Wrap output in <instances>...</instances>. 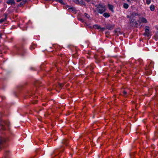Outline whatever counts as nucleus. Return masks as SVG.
<instances>
[{"label": "nucleus", "instance_id": "21", "mask_svg": "<svg viewBox=\"0 0 158 158\" xmlns=\"http://www.w3.org/2000/svg\"><path fill=\"white\" fill-rule=\"evenodd\" d=\"M67 140L65 139H64L62 141V143L63 144H65V143L66 142V141Z\"/></svg>", "mask_w": 158, "mask_h": 158}, {"label": "nucleus", "instance_id": "31", "mask_svg": "<svg viewBox=\"0 0 158 158\" xmlns=\"http://www.w3.org/2000/svg\"><path fill=\"white\" fill-rule=\"evenodd\" d=\"M102 29H104V28H102Z\"/></svg>", "mask_w": 158, "mask_h": 158}, {"label": "nucleus", "instance_id": "16", "mask_svg": "<svg viewBox=\"0 0 158 158\" xmlns=\"http://www.w3.org/2000/svg\"><path fill=\"white\" fill-rule=\"evenodd\" d=\"M95 27L97 28L98 29H99L101 28V27L100 26L98 25H95L94 26Z\"/></svg>", "mask_w": 158, "mask_h": 158}, {"label": "nucleus", "instance_id": "11", "mask_svg": "<svg viewBox=\"0 0 158 158\" xmlns=\"http://www.w3.org/2000/svg\"><path fill=\"white\" fill-rule=\"evenodd\" d=\"M123 7L125 9H127L129 7L128 5L126 3H124Z\"/></svg>", "mask_w": 158, "mask_h": 158}, {"label": "nucleus", "instance_id": "29", "mask_svg": "<svg viewBox=\"0 0 158 158\" xmlns=\"http://www.w3.org/2000/svg\"><path fill=\"white\" fill-rule=\"evenodd\" d=\"M82 4H83V5H84L85 4L84 2H82Z\"/></svg>", "mask_w": 158, "mask_h": 158}, {"label": "nucleus", "instance_id": "22", "mask_svg": "<svg viewBox=\"0 0 158 158\" xmlns=\"http://www.w3.org/2000/svg\"><path fill=\"white\" fill-rule=\"evenodd\" d=\"M123 94L124 96H125V95L127 94V92L125 91H123Z\"/></svg>", "mask_w": 158, "mask_h": 158}, {"label": "nucleus", "instance_id": "8", "mask_svg": "<svg viewBox=\"0 0 158 158\" xmlns=\"http://www.w3.org/2000/svg\"><path fill=\"white\" fill-rule=\"evenodd\" d=\"M103 15L106 18H108L110 16V14L107 13H104Z\"/></svg>", "mask_w": 158, "mask_h": 158}, {"label": "nucleus", "instance_id": "19", "mask_svg": "<svg viewBox=\"0 0 158 158\" xmlns=\"http://www.w3.org/2000/svg\"><path fill=\"white\" fill-rule=\"evenodd\" d=\"M3 141V139L1 137H0V144H1Z\"/></svg>", "mask_w": 158, "mask_h": 158}, {"label": "nucleus", "instance_id": "25", "mask_svg": "<svg viewBox=\"0 0 158 158\" xmlns=\"http://www.w3.org/2000/svg\"><path fill=\"white\" fill-rule=\"evenodd\" d=\"M69 9L71 10L72 11H73L74 10V8L73 7L69 8Z\"/></svg>", "mask_w": 158, "mask_h": 158}, {"label": "nucleus", "instance_id": "7", "mask_svg": "<svg viewBox=\"0 0 158 158\" xmlns=\"http://www.w3.org/2000/svg\"><path fill=\"white\" fill-rule=\"evenodd\" d=\"M108 6L109 9L112 12H114L113 6L110 5V4H108Z\"/></svg>", "mask_w": 158, "mask_h": 158}, {"label": "nucleus", "instance_id": "20", "mask_svg": "<svg viewBox=\"0 0 158 158\" xmlns=\"http://www.w3.org/2000/svg\"><path fill=\"white\" fill-rule=\"evenodd\" d=\"M63 86V85L62 84H59L58 87L59 88H61L62 86Z\"/></svg>", "mask_w": 158, "mask_h": 158}, {"label": "nucleus", "instance_id": "9", "mask_svg": "<svg viewBox=\"0 0 158 158\" xmlns=\"http://www.w3.org/2000/svg\"><path fill=\"white\" fill-rule=\"evenodd\" d=\"M144 34L145 36L148 37L149 35V30H145V32Z\"/></svg>", "mask_w": 158, "mask_h": 158}, {"label": "nucleus", "instance_id": "30", "mask_svg": "<svg viewBox=\"0 0 158 158\" xmlns=\"http://www.w3.org/2000/svg\"><path fill=\"white\" fill-rule=\"evenodd\" d=\"M56 152V150H55L53 152V153H54Z\"/></svg>", "mask_w": 158, "mask_h": 158}, {"label": "nucleus", "instance_id": "3", "mask_svg": "<svg viewBox=\"0 0 158 158\" xmlns=\"http://www.w3.org/2000/svg\"><path fill=\"white\" fill-rule=\"evenodd\" d=\"M139 20H140V23H147V20L145 18H144L143 17L140 18H139Z\"/></svg>", "mask_w": 158, "mask_h": 158}, {"label": "nucleus", "instance_id": "28", "mask_svg": "<svg viewBox=\"0 0 158 158\" xmlns=\"http://www.w3.org/2000/svg\"><path fill=\"white\" fill-rule=\"evenodd\" d=\"M2 34L0 33V38H2Z\"/></svg>", "mask_w": 158, "mask_h": 158}, {"label": "nucleus", "instance_id": "24", "mask_svg": "<svg viewBox=\"0 0 158 158\" xmlns=\"http://www.w3.org/2000/svg\"><path fill=\"white\" fill-rule=\"evenodd\" d=\"M30 48H31V50H32L35 49V47H33V46L31 47Z\"/></svg>", "mask_w": 158, "mask_h": 158}, {"label": "nucleus", "instance_id": "1", "mask_svg": "<svg viewBox=\"0 0 158 158\" xmlns=\"http://www.w3.org/2000/svg\"><path fill=\"white\" fill-rule=\"evenodd\" d=\"M97 10L100 14H102L106 10L105 6L102 4H100L97 6Z\"/></svg>", "mask_w": 158, "mask_h": 158}, {"label": "nucleus", "instance_id": "10", "mask_svg": "<svg viewBox=\"0 0 158 158\" xmlns=\"http://www.w3.org/2000/svg\"><path fill=\"white\" fill-rule=\"evenodd\" d=\"M155 7L154 5H151L150 7V9L151 11H153L155 10Z\"/></svg>", "mask_w": 158, "mask_h": 158}, {"label": "nucleus", "instance_id": "2", "mask_svg": "<svg viewBox=\"0 0 158 158\" xmlns=\"http://www.w3.org/2000/svg\"><path fill=\"white\" fill-rule=\"evenodd\" d=\"M9 122L8 121L4 122L3 124L1 123V120L0 119V128L2 130H6L9 129Z\"/></svg>", "mask_w": 158, "mask_h": 158}, {"label": "nucleus", "instance_id": "4", "mask_svg": "<svg viewBox=\"0 0 158 158\" xmlns=\"http://www.w3.org/2000/svg\"><path fill=\"white\" fill-rule=\"evenodd\" d=\"M6 3L8 4H15V2L14 0H8L6 2Z\"/></svg>", "mask_w": 158, "mask_h": 158}, {"label": "nucleus", "instance_id": "23", "mask_svg": "<svg viewBox=\"0 0 158 158\" xmlns=\"http://www.w3.org/2000/svg\"><path fill=\"white\" fill-rule=\"evenodd\" d=\"M80 21H81V22H84L83 20L81 19V18H79L78 19Z\"/></svg>", "mask_w": 158, "mask_h": 158}, {"label": "nucleus", "instance_id": "14", "mask_svg": "<svg viewBox=\"0 0 158 158\" xmlns=\"http://www.w3.org/2000/svg\"><path fill=\"white\" fill-rule=\"evenodd\" d=\"M132 15L133 16H135L138 15V14L137 13H135V12H133L132 14Z\"/></svg>", "mask_w": 158, "mask_h": 158}, {"label": "nucleus", "instance_id": "12", "mask_svg": "<svg viewBox=\"0 0 158 158\" xmlns=\"http://www.w3.org/2000/svg\"><path fill=\"white\" fill-rule=\"evenodd\" d=\"M27 2L26 0H24L20 3V5H22L24 4Z\"/></svg>", "mask_w": 158, "mask_h": 158}, {"label": "nucleus", "instance_id": "5", "mask_svg": "<svg viewBox=\"0 0 158 158\" xmlns=\"http://www.w3.org/2000/svg\"><path fill=\"white\" fill-rule=\"evenodd\" d=\"M114 27V25L110 24H108L106 26V28L109 30H111L113 29Z\"/></svg>", "mask_w": 158, "mask_h": 158}, {"label": "nucleus", "instance_id": "26", "mask_svg": "<svg viewBox=\"0 0 158 158\" xmlns=\"http://www.w3.org/2000/svg\"><path fill=\"white\" fill-rule=\"evenodd\" d=\"M145 27H146V29H145V30H149V27H148V26H146Z\"/></svg>", "mask_w": 158, "mask_h": 158}, {"label": "nucleus", "instance_id": "18", "mask_svg": "<svg viewBox=\"0 0 158 158\" xmlns=\"http://www.w3.org/2000/svg\"><path fill=\"white\" fill-rule=\"evenodd\" d=\"M147 4L149 5L151 3V0H146Z\"/></svg>", "mask_w": 158, "mask_h": 158}, {"label": "nucleus", "instance_id": "15", "mask_svg": "<svg viewBox=\"0 0 158 158\" xmlns=\"http://www.w3.org/2000/svg\"><path fill=\"white\" fill-rule=\"evenodd\" d=\"M54 1L59 2L60 3L62 4H63V0H54Z\"/></svg>", "mask_w": 158, "mask_h": 158}, {"label": "nucleus", "instance_id": "27", "mask_svg": "<svg viewBox=\"0 0 158 158\" xmlns=\"http://www.w3.org/2000/svg\"><path fill=\"white\" fill-rule=\"evenodd\" d=\"M133 19H131L130 20V23H131V22H133Z\"/></svg>", "mask_w": 158, "mask_h": 158}, {"label": "nucleus", "instance_id": "13", "mask_svg": "<svg viewBox=\"0 0 158 158\" xmlns=\"http://www.w3.org/2000/svg\"><path fill=\"white\" fill-rule=\"evenodd\" d=\"M73 2L77 4H79L80 3V2L78 0H73Z\"/></svg>", "mask_w": 158, "mask_h": 158}, {"label": "nucleus", "instance_id": "6", "mask_svg": "<svg viewBox=\"0 0 158 158\" xmlns=\"http://www.w3.org/2000/svg\"><path fill=\"white\" fill-rule=\"evenodd\" d=\"M5 18H2L0 20V23H2V22H4L7 19V15L6 14H4Z\"/></svg>", "mask_w": 158, "mask_h": 158}, {"label": "nucleus", "instance_id": "17", "mask_svg": "<svg viewBox=\"0 0 158 158\" xmlns=\"http://www.w3.org/2000/svg\"><path fill=\"white\" fill-rule=\"evenodd\" d=\"M85 16L87 18L89 19L90 18V16L88 14L86 13H85Z\"/></svg>", "mask_w": 158, "mask_h": 158}]
</instances>
